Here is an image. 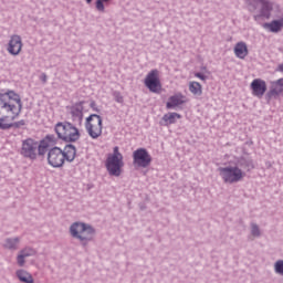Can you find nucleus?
Instances as JSON below:
<instances>
[{
    "label": "nucleus",
    "mask_w": 283,
    "mask_h": 283,
    "mask_svg": "<svg viewBox=\"0 0 283 283\" xmlns=\"http://www.w3.org/2000/svg\"><path fill=\"white\" fill-rule=\"evenodd\" d=\"M23 109L21 96L14 91L0 93V129H10Z\"/></svg>",
    "instance_id": "1"
},
{
    "label": "nucleus",
    "mask_w": 283,
    "mask_h": 283,
    "mask_svg": "<svg viewBox=\"0 0 283 283\" xmlns=\"http://www.w3.org/2000/svg\"><path fill=\"white\" fill-rule=\"evenodd\" d=\"M50 143H52V137L46 136L40 144H38L39 156H45L48 149H50Z\"/></svg>",
    "instance_id": "20"
},
{
    "label": "nucleus",
    "mask_w": 283,
    "mask_h": 283,
    "mask_svg": "<svg viewBox=\"0 0 283 283\" xmlns=\"http://www.w3.org/2000/svg\"><path fill=\"white\" fill-rule=\"evenodd\" d=\"M70 113L73 118V120H83V104H74L70 107Z\"/></svg>",
    "instance_id": "18"
},
{
    "label": "nucleus",
    "mask_w": 283,
    "mask_h": 283,
    "mask_svg": "<svg viewBox=\"0 0 283 283\" xmlns=\"http://www.w3.org/2000/svg\"><path fill=\"white\" fill-rule=\"evenodd\" d=\"M263 28L270 32H280L283 28V18L280 20H273L270 23H264Z\"/></svg>",
    "instance_id": "19"
},
{
    "label": "nucleus",
    "mask_w": 283,
    "mask_h": 283,
    "mask_svg": "<svg viewBox=\"0 0 283 283\" xmlns=\"http://www.w3.org/2000/svg\"><path fill=\"white\" fill-rule=\"evenodd\" d=\"M55 133L57 138L64 140V143H76L81 138V133L72 123H57L55 125Z\"/></svg>",
    "instance_id": "4"
},
{
    "label": "nucleus",
    "mask_w": 283,
    "mask_h": 283,
    "mask_svg": "<svg viewBox=\"0 0 283 283\" xmlns=\"http://www.w3.org/2000/svg\"><path fill=\"white\" fill-rule=\"evenodd\" d=\"M41 81H43V83H46V82H48V75L42 74V76H41Z\"/></svg>",
    "instance_id": "29"
},
{
    "label": "nucleus",
    "mask_w": 283,
    "mask_h": 283,
    "mask_svg": "<svg viewBox=\"0 0 283 283\" xmlns=\"http://www.w3.org/2000/svg\"><path fill=\"white\" fill-rule=\"evenodd\" d=\"M86 3H92V0H86Z\"/></svg>",
    "instance_id": "32"
},
{
    "label": "nucleus",
    "mask_w": 283,
    "mask_h": 283,
    "mask_svg": "<svg viewBox=\"0 0 283 283\" xmlns=\"http://www.w3.org/2000/svg\"><path fill=\"white\" fill-rule=\"evenodd\" d=\"M39 149V143L34 139H25L22 143L21 154L24 158H30L31 160H36Z\"/></svg>",
    "instance_id": "11"
},
{
    "label": "nucleus",
    "mask_w": 283,
    "mask_h": 283,
    "mask_svg": "<svg viewBox=\"0 0 283 283\" xmlns=\"http://www.w3.org/2000/svg\"><path fill=\"white\" fill-rule=\"evenodd\" d=\"M85 129L91 138L96 140L103 136V117L92 114L86 118Z\"/></svg>",
    "instance_id": "7"
},
{
    "label": "nucleus",
    "mask_w": 283,
    "mask_h": 283,
    "mask_svg": "<svg viewBox=\"0 0 283 283\" xmlns=\"http://www.w3.org/2000/svg\"><path fill=\"white\" fill-rule=\"evenodd\" d=\"M274 269H275V273L283 275V261L282 260L276 261Z\"/></svg>",
    "instance_id": "26"
},
{
    "label": "nucleus",
    "mask_w": 283,
    "mask_h": 283,
    "mask_svg": "<svg viewBox=\"0 0 283 283\" xmlns=\"http://www.w3.org/2000/svg\"><path fill=\"white\" fill-rule=\"evenodd\" d=\"M6 249H17L19 247V238L8 239L4 243Z\"/></svg>",
    "instance_id": "25"
},
{
    "label": "nucleus",
    "mask_w": 283,
    "mask_h": 283,
    "mask_svg": "<svg viewBox=\"0 0 283 283\" xmlns=\"http://www.w3.org/2000/svg\"><path fill=\"white\" fill-rule=\"evenodd\" d=\"M188 87L190 94H193V96H202V84H200V82L191 81Z\"/></svg>",
    "instance_id": "21"
},
{
    "label": "nucleus",
    "mask_w": 283,
    "mask_h": 283,
    "mask_svg": "<svg viewBox=\"0 0 283 283\" xmlns=\"http://www.w3.org/2000/svg\"><path fill=\"white\" fill-rule=\"evenodd\" d=\"M219 176L226 185H235L242 182L247 178V172L240 168V166H226L218 169Z\"/></svg>",
    "instance_id": "3"
},
{
    "label": "nucleus",
    "mask_w": 283,
    "mask_h": 283,
    "mask_svg": "<svg viewBox=\"0 0 283 283\" xmlns=\"http://www.w3.org/2000/svg\"><path fill=\"white\" fill-rule=\"evenodd\" d=\"M234 54L237 59H247L249 56V48L245 42H238L234 46Z\"/></svg>",
    "instance_id": "16"
},
{
    "label": "nucleus",
    "mask_w": 283,
    "mask_h": 283,
    "mask_svg": "<svg viewBox=\"0 0 283 283\" xmlns=\"http://www.w3.org/2000/svg\"><path fill=\"white\" fill-rule=\"evenodd\" d=\"M185 103H187V97L182 93H177L169 97L166 107L167 109H176V107H180Z\"/></svg>",
    "instance_id": "14"
},
{
    "label": "nucleus",
    "mask_w": 283,
    "mask_h": 283,
    "mask_svg": "<svg viewBox=\"0 0 283 283\" xmlns=\"http://www.w3.org/2000/svg\"><path fill=\"white\" fill-rule=\"evenodd\" d=\"M36 251H34L31 248H25L24 250H21L20 253L17 256V262L19 266H24L25 264V258H30L32 255H35Z\"/></svg>",
    "instance_id": "17"
},
{
    "label": "nucleus",
    "mask_w": 283,
    "mask_h": 283,
    "mask_svg": "<svg viewBox=\"0 0 283 283\" xmlns=\"http://www.w3.org/2000/svg\"><path fill=\"white\" fill-rule=\"evenodd\" d=\"M250 88L253 96L262 98V96L266 94V81L262 78H254L250 84Z\"/></svg>",
    "instance_id": "13"
},
{
    "label": "nucleus",
    "mask_w": 283,
    "mask_h": 283,
    "mask_svg": "<svg viewBox=\"0 0 283 283\" xmlns=\"http://www.w3.org/2000/svg\"><path fill=\"white\" fill-rule=\"evenodd\" d=\"M15 274L20 282L34 283V277H32V274L25 270H18Z\"/></svg>",
    "instance_id": "22"
},
{
    "label": "nucleus",
    "mask_w": 283,
    "mask_h": 283,
    "mask_svg": "<svg viewBox=\"0 0 283 283\" xmlns=\"http://www.w3.org/2000/svg\"><path fill=\"white\" fill-rule=\"evenodd\" d=\"M252 235L258 238L260 235V228H258L256 224H252V230H251Z\"/></svg>",
    "instance_id": "27"
},
{
    "label": "nucleus",
    "mask_w": 283,
    "mask_h": 283,
    "mask_svg": "<svg viewBox=\"0 0 283 283\" xmlns=\"http://www.w3.org/2000/svg\"><path fill=\"white\" fill-rule=\"evenodd\" d=\"M91 107H92L95 112H98V109L94 108V107H96V103H95V102H92V103H91Z\"/></svg>",
    "instance_id": "30"
},
{
    "label": "nucleus",
    "mask_w": 283,
    "mask_h": 283,
    "mask_svg": "<svg viewBox=\"0 0 283 283\" xmlns=\"http://www.w3.org/2000/svg\"><path fill=\"white\" fill-rule=\"evenodd\" d=\"M123 167H125V163H123V154L118 151V146H115L113 154H109L106 159V169L111 176H120Z\"/></svg>",
    "instance_id": "6"
},
{
    "label": "nucleus",
    "mask_w": 283,
    "mask_h": 283,
    "mask_svg": "<svg viewBox=\"0 0 283 283\" xmlns=\"http://www.w3.org/2000/svg\"><path fill=\"white\" fill-rule=\"evenodd\" d=\"M70 233L72 238L80 240V242H90L94 240V228L92 226L83 223V222H75L70 227Z\"/></svg>",
    "instance_id": "5"
},
{
    "label": "nucleus",
    "mask_w": 283,
    "mask_h": 283,
    "mask_svg": "<svg viewBox=\"0 0 283 283\" xmlns=\"http://www.w3.org/2000/svg\"><path fill=\"white\" fill-rule=\"evenodd\" d=\"M133 163L136 167H142L143 169L151 165V155L145 148H138L133 153Z\"/></svg>",
    "instance_id": "9"
},
{
    "label": "nucleus",
    "mask_w": 283,
    "mask_h": 283,
    "mask_svg": "<svg viewBox=\"0 0 283 283\" xmlns=\"http://www.w3.org/2000/svg\"><path fill=\"white\" fill-rule=\"evenodd\" d=\"M144 84L149 90V92H153V94H160V91L163 90V84L160 83V72L158 70H151L144 80Z\"/></svg>",
    "instance_id": "8"
},
{
    "label": "nucleus",
    "mask_w": 283,
    "mask_h": 283,
    "mask_svg": "<svg viewBox=\"0 0 283 283\" xmlns=\"http://www.w3.org/2000/svg\"><path fill=\"white\" fill-rule=\"evenodd\" d=\"M179 118H182V115L178 113H167L163 116L165 125H174Z\"/></svg>",
    "instance_id": "23"
},
{
    "label": "nucleus",
    "mask_w": 283,
    "mask_h": 283,
    "mask_svg": "<svg viewBox=\"0 0 283 283\" xmlns=\"http://www.w3.org/2000/svg\"><path fill=\"white\" fill-rule=\"evenodd\" d=\"M283 93V77L270 82V96H280Z\"/></svg>",
    "instance_id": "15"
},
{
    "label": "nucleus",
    "mask_w": 283,
    "mask_h": 283,
    "mask_svg": "<svg viewBox=\"0 0 283 283\" xmlns=\"http://www.w3.org/2000/svg\"><path fill=\"white\" fill-rule=\"evenodd\" d=\"M21 50H23V41L21 40V35H11L7 51L12 56H19L21 54Z\"/></svg>",
    "instance_id": "12"
},
{
    "label": "nucleus",
    "mask_w": 283,
    "mask_h": 283,
    "mask_svg": "<svg viewBox=\"0 0 283 283\" xmlns=\"http://www.w3.org/2000/svg\"><path fill=\"white\" fill-rule=\"evenodd\" d=\"M76 158V148L73 145H67L64 149L53 147L49 150L46 160L51 167L59 169L65 165V160L72 163Z\"/></svg>",
    "instance_id": "2"
},
{
    "label": "nucleus",
    "mask_w": 283,
    "mask_h": 283,
    "mask_svg": "<svg viewBox=\"0 0 283 283\" xmlns=\"http://www.w3.org/2000/svg\"><path fill=\"white\" fill-rule=\"evenodd\" d=\"M258 6H260V15L264 17V19H271V12H273V2L269 0H253L250 2V10L253 12L258 10Z\"/></svg>",
    "instance_id": "10"
},
{
    "label": "nucleus",
    "mask_w": 283,
    "mask_h": 283,
    "mask_svg": "<svg viewBox=\"0 0 283 283\" xmlns=\"http://www.w3.org/2000/svg\"><path fill=\"white\" fill-rule=\"evenodd\" d=\"M112 0H96L95 8L97 12H105V7L109 6Z\"/></svg>",
    "instance_id": "24"
},
{
    "label": "nucleus",
    "mask_w": 283,
    "mask_h": 283,
    "mask_svg": "<svg viewBox=\"0 0 283 283\" xmlns=\"http://www.w3.org/2000/svg\"><path fill=\"white\" fill-rule=\"evenodd\" d=\"M195 77L199 78L200 81H207V75L200 73V72H196L195 73Z\"/></svg>",
    "instance_id": "28"
},
{
    "label": "nucleus",
    "mask_w": 283,
    "mask_h": 283,
    "mask_svg": "<svg viewBox=\"0 0 283 283\" xmlns=\"http://www.w3.org/2000/svg\"><path fill=\"white\" fill-rule=\"evenodd\" d=\"M279 72H283V64L279 65Z\"/></svg>",
    "instance_id": "31"
}]
</instances>
